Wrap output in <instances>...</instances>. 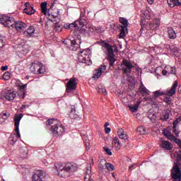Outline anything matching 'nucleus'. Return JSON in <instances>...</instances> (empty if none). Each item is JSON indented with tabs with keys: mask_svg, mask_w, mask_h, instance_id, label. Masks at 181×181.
<instances>
[{
	"mask_svg": "<svg viewBox=\"0 0 181 181\" xmlns=\"http://www.w3.org/2000/svg\"><path fill=\"white\" fill-rule=\"evenodd\" d=\"M160 146L163 148V149H165L166 151H172V149H173V146L172 144L166 140L162 141Z\"/></svg>",
	"mask_w": 181,
	"mask_h": 181,
	"instance_id": "19",
	"label": "nucleus"
},
{
	"mask_svg": "<svg viewBox=\"0 0 181 181\" xmlns=\"http://www.w3.org/2000/svg\"><path fill=\"white\" fill-rule=\"evenodd\" d=\"M155 0H147V1L148 2V4H150V5H152V4H153Z\"/></svg>",
	"mask_w": 181,
	"mask_h": 181,
	"instance_id": "59",
	"label": "nucleus"
},
{
	"mask_svg": "<svg viewBox=\"0 0 181 181\" xmlns=\"http://www.w3.org/2000/svg\"><path fill=\"white\" fill-rule=\"evenodd\" d=\"M119 21L122 23L120 33L119 35V39L125 37V30H128V20L125 18L120 17Z\"/></svg>",
	"mask_w": 181,
	"mask_h": 181,
	"instance_id": "9",
	"label": "nucleus"
},
{
	"mask_svg": "<svg viewBox=\"0 0 181 181\" xmlns=\"http://www.w3.org/2000/svg\"><path fill=\"white\" fill-rule=\"evenodd\" d=\"M163 134L164 136H166V138H168V139L170 141H173V139H175L176 138V136L172 134V132L168 129H164Z\"/></svg>",
	"mask_w": 181,
	"mask_h": 181,
	"instance_id": "21",
	"label": "nucleus"
},
{
	"mask_svg": "<svg viewBox=\"0 0 181 181\" xmlns=\"http://www.w3.org/2000/svg\"><path fill=\"white\" fill-rule=\"evenodd\" d=\"M20 152L21 153V158H22V159L28 158V148L26 147H22L20 148Z\"/></svg>",
	"mask_w": 181,
	"mask_h": 181,
	"instance_id": "28",
	"label": "nucleus"
},
{
	"mask_svg": "<svg viewBox=\"0 0 181 181\" xmlns=\"http://www.w3.org/2000/svg\"><path fill=\"white\" fill-rule=\"evenodd\" d=\"M30 70L33 74H43V73H45V69L42 67V65L39 64H33Z\"/></svg>",
	"mask_w": 181,
	"mask_h": 181,
	"instance_id": "12",
	"label": "nucleus"
},
{
	"mask_svg": "<svg viewBox=\"0 0 181 181\" xmlns=\"http://www.w3.org/2000/svg\"><path fill=\"white\" fill-rule=\"evenodd\" d=\"M173 133L175 134V136H178L180 132L177 129V127L173 126Z\"/></svg>",
	"mask_w": 181,
	"mask_h": 181,
	"instance_id": "41",
	"label": "nucleus"
},
{
	"mask_svg": "<svg viewBox=\"0 0 181 181\" xmlns=\"http://www.w3.org/2000/svg\"><path fill=\"white\" fill-rule=\"evenodd\" d=\"M179 122H180V118H178V119H175L173 122V127H177V124H179Z\"/></svg>",
	"mask_w": 181,
	"mask_h": 181,
	"instance_id": "47",
	"label": "nucleus"
},
{
	"mask_svg": "<svg viewBox=\"0 0 181 181\" xmlns=\"http://www.w3.org/2000/svg\"><path fill=\"white\" fill-rule=\"evenodd\" d=\"M170 47V50H173V52L174 53H177V52H179V48L177 47Z\"/></svg>",
	"mask_w": 181,
	"mask_h": 181,
	"instance_id": "48",
	"label": "nucleus"
},
{
	"mask_svg": "<svg viewBox=\"0 0 181 181\" xmlns=\"http://www.w3.org/2000/svg\"><path fill=\"white\" fill-rule=\"evenodd\" d=\"M69 27H70L71 30H74L77 29V28H78L77 25L76 21L69 23Z\"/></svg>",
	"mask_w": 181,
	"mask_h": 181,
	"instance_id": "38",
	"label": "nucleus"
},
{
	"mask_svg": "<svg viewBox=\"0 0 181 181\" xmlns=\"http://www.w3.org/2000/svg\"><path fill=\"white\" fill-rule=\"evenodd\" d=\"M167 2L171 8L180 6V3L177 0H167Z\"/></svg>",
	"mask_w": 181,
	"mask_h": 181,
	"instance_id": "29",
	"label": "nucleus"
},
{
	"mask_svg": "<svg viewBox=\"0 0 181 181\" xmlns=\"http://www.w3.org/2000/svg\"><path fill=\"white\" fill-rule=\"evenodd\" d=\"M10 76H11V74H9V72H6L3 75V78L4 80H9Z\"/></svg>",
	"mask_w": 181,
	"mask_h": 181,
	"instance_id": "44",
	"label": "nucleus"
},
{
	"mask_svg": "<svg viewBox=\"0 0 181 181\" xmlns=\"http://www.w3.org/2000/svg\"><path fill=\"white\" fill-rule=\"evenodd\" d=\"M178 93L179 94H181V85L178 86Z\"/></svg>",
	"mask_w": 181,
	"mask_h": 181,
	"instance_id": "60",
	"label": "nucleus"
},
{
	"mask_svg": "<svg viewBox=\"0 0 181 181\" xmlns=\"http://www.w3.org/2000/svg\"><path fill=\"white\" fill-rule=\"evenodd\" d=\"M135 166H136V163L132 164V165H130V166L129 167V170H132V168H135Z\"/></svg>",
	"mask_w": 181,
	"mask_h": 181,
	"instance_id": "56",
	"label": "nucleus"
},
{
	"mask_svg": "<svg viewBox=\"0 0 181 181\" xmlns=\"http://www.w3.org/2000/svg\"><path fill=\"white\" fill-rule=\"evenodd\" d=\"M162 74H163V76H166V74H168V71H166V70H163Z\"/></svg>",
	"mask_w": 181,
	"mask_h": 181,
	"instance_id": "57",
	"label": "nucleus"
},
{
	"mask_svg": "<svg viewBox=\"0 0 181 181\" xmlns=\"http://www.w3.org/2000/svg\"><path fill=\"white\" fill-rule=\"evenodd\" d=\"M148 118H149L151 122H155V121H156V119L158 118V114H156V112L151 113V112H148Z\"/></svg>",
	"mask_w": 181,
	"mask_h": 181,
	"instance_id": "27",
	"label": "nucleus"
},
{
	"mask_svg": "<svg viewBox=\"0 0 181 181\" xmlns=\"http://www.w3.org/2000/svg\"><path fill=\"white\" fill-rule=\"evenodd\" d=\"M112 142L115 144V147L117 151H119V149H121V142H119V139H118V137H114Z\"/></svg>",
	"mask_w": 181,
	"mask_h": 181,
	"instance_id": "30",
	"label": "nucleus"
},
{
	"mask_svg": "<svg viewBox=\"0 0 181 181\" xmlns=\"http://www.w3.org/2000/svg\"><path fill=\"white\" fill-rule=\"evenodd\" d=\"M103 149L107 155H109L110 156H112V152H111V150L110 148L107 147H103Z\"/></svg>",
	"mask_w": 181,
	"mask_h": 181,
	"instance_id": "43",
	"label": "nucleus"
},
{
	"mask_svg": "<svg viewBox=\"0 0 181 181\" xmlns=\"http://www.w3.org/2000/svg\"><path fill=\"white\" fill-rule=\"evenodd\" d=\"M15 97H16V93H14L13 92L8 91L6 93V100H8V101L15 100Z\"/></svg>",
	"mask_w": 181,
	"mask_h": 181,
	"instance_id": "26",
	"label": "nucleus"
},
{
	"mask_svg": "<svg viewBox=\"0 0 181 181\" xmlns=\"http://www.w3.org/2000/svg\"><path fill=\"white\" fill-rule=\"evenodd\" d=\"M1 118H3V119H8V117H9V114L6 113V112H2L1 114Z\"/></svg>",
	"mask_w": 181,
	"mask_h": 181,
	"instance_id": "45",
	"label": "nucleus"
},
{
	"mask_svg": "<svg viewBox=\"0 0 181 181\" xmlns=\"http://www.w3.org/2000/svg\"><path fill=\"white\" fill-rule=\"evenodd\" d=\"M41 12L44 15H47V3L46 1L41 3Z\"/></svg>",
	"mask_w": 181,
	"mask_h": 181,
	"instance_id": "31",
	"label": "nucleus"
},
{
	"mask_svg": "<svg viewBox=\"0 0 181 181\" xmlns=\"http://www.w3.org/2000/svg\"><path fill=\"white\" fill-rule=\"evenodd\" d=\"M1 71H6L8 70V66H1Z\"/></svg>",
	"mask_w": 181,
	"mask_h": 181,
	"instance_id": "53",
	"label": "nucleus"
},
{
	"mask_svg": "<svg viewBox=\"0 0 181 181\" xmlns=\"http://www.w3.org/2000/svg\"><path fill=\"white\" fill-rule=\"evenodd\" d=\"M137 132H139V134H141V135H145L146 132V129L144 127H139L137 128Z\"/></svg>",
	"mask_w": 181,
	"mask_h": 181,
	"instance_id": "35",
	"label": "nucleus"
},
{
	"mask_svg": "<svg viewBox=\"0 0 181 181\" xmlns=\"http://www.w3.org/2000/svg\"><path fill=\"white\" fill-rule=\"evenodd\" d=\"M29 105H22L21 109L25 110V108H29Z\"/></svg>",
	"mask_w": 181,
	"mask_h": 181,
	"instance_id": "54",
	"label": "nucleus"
},
{
	"mask_svg": "<svg viewBox=\"0 0 181 181\" xmlns=\"http://www.w3.org/2000/svg\"><path fill=\"white\" fill-rule=\"evenodd\" d=\"M177 88V81H174V83L171 88L167 91L164 92L162 90H156L154 92V97L158 98V97H160L162 95H167V97H173L175 94H176V88Z\"/></svg>",
	"mask_w": 181,
	"mask_h": 181,
	"instance_id": "7",
	"label": "nucleus"
},
{
	"mask_svg": "<svg viewBox=\"0 0 181 181\" xmlns=\"http://www.w3.org/2000/svg\"><path fill=\"white\" fill-rule=\"evenodd\" d=\"M181 153L177 154L176 163H174V165L170 171L171 177L173 181L181 180Z\"/></svg>",
	"mask_w": 181,
	"mask_h": 181,
	"instance_id": "4",
	"label": "nucleus"
},
{
	"mask_svg": "<svg viewBox=\"0 0 181 181\" xmlns=\"http://www.w3.org/2000/svg\"><path fill=\"white\" fill-rule=\"evenodd\" d=\"M134 67V64L131 63V61L125 59H122L120 64V69L123 71L124 74H131Z\"/></svg>",
	"mask_w": 181,
	"mask_h": 181,
	"instance_id": "8",
	"label": "nucleus"
},
{
	"mask_svg": "<svg viewBox=\"0 0 181 181\" xmlns=\"http://www.w3.org/2000/svg\"><path fill=\"white\" fill-rule=\"evenodd\" d=\"M25 8H24V13L26 15H33L36 11L33 8V5H30V3L27 2L25 4Z\"/></svg>",
	"mask_w": 181,
	"mask_h": 181,
	"instance_id": "17",
	"label": "nucleus"
},
{
	"mask_svg": "<svg viewBox=\"0 0 181 181\" xmlns=\"http://www.w3.org/2000/svg\"><path fill=\"white\" fill-rule=\"evenodd\" d=\"M64 28H65V29H70V24H66Z\"/></svg>",
	"mask_w": 181,
	"mask_h": 181,
	"instance_id": "58",
	"label": "nucleus"
},
{
	"mask_svg": "<svg viewBox=\"0 0 181 181\" xmlns=\"http://www.w3.org/2000/svg\"><path fill=\"white\" fill-rule=\"evenodd\" d=\"M139 91L142 94H148L149 90L144 86V83H141V86L139 88Z\"/></svg>",
	"mask_w": 181,
	"mask_h": 181,
	"instance_id": "33",
	"label": "nucleus"
},
{
	"mask_svg": "<svg viewBox=\"0 0 181 181\" xmlns=\"http://www.w3.org/2000/svg\"><path fill=\"white\" fill-rule=\"evenodd\" d=\"M76 25H77L78 28H84V25L87 23L86 21V19H84V18H80L79 20L76 21Z\"/></svg>",
	"mask_w": 181,
	"mask_h": 181,
	"instance_id": "32",
	"label": "nucleus"
},
{
	"mask_svg": "<svg viewBox=\"0 0 181 181\" xmlns=\"http://www.w3.org/2000/svg\"><path fill=\"white\" fill-rule=\"evenodd\" d=\"M168 35L169 39L175 40L177 37L176 32H175V30H173L172 28H168Z\"/></svg>",
	"mask_w": 181,
	"mask_h": 181,
	"instance_id": "23",
	"label": "nucleus"
},
{
	"mask_svg": "<svg viewBox=\"0 0 181 181\" xmlns=\"http://www.w3.org/2000/svg\"><path fill=\"white\" fill-rule=\"evenodd\" d=\"M170 74L176 75V68H175V66L171 67V71Z\"/></svg>",
	"mask_w": 181,
	"mask_h": 181,
	"instance_id": "50",
	"label": "nucleus"
},
{
	"mask_svg": "<svg viewBox=\"0 0 181 181\" xmlns=\"http://www.w3.org/2000/svg\"><path fill=\"white\" fill-rule=\"evenodd\" d=\"M69 117H70V118H71V119H76V118H77L78 117L77 113H76V107H74V106L71 107Z\"/></svg>",
	"mask_w": 181,
	"mask_h": 181,
	"instance_id": "25",
	"label": "nucleus"
},
{
	"mask_svg": "<svg viewBox=\"0 0 181 181\" xmlns=\"http://www.w3.org/2000/svg\"><path fill=\"white\" fill-rule=\"evenodd\" d=\"M140 104L141 102H138V103L135 104L134 105L129 107L130 111H132V112H135V111H138V108H139Z\"/></svg>",
	"mask_w": 181,
	"mask_h": 181,
	"instance_id": "34",
	"label": "nucleus"
},
{
	"mask_svg": "<svg viewBox=\"0 0 181 181\" xmlns=\"http://www.w3.org/2000/svg\"><path fill=\"white\" fill-rule=\"evenodd\" d=\"M99 93H107V89L106 88H99Z\"/></svg>",
	"mask_w": 181,
	"mask_h": 181,
	"instance_id": "52",
	"label": "nucleus"
},
{
	"mask_svg": "<svg viewBox=\"0 0 181 181\" xmlns=\"http://www.w3.org/2000/svg\"><path fill=\"white\" fill-rule=\"evenodd\" d=\"M105 134H110V133L111 132V128H110V127H106V128L105 129Z\"/></svg>",
	"mask_w": 181,
	"mask_h": 181,
	"instance_id": "51",
	"label": "nucleus"
},
{
	"mask_svg": "<svg viewBox=\"0 0 181 181\" xmlns=\"http://www.w3.org/2000/svg\"><path fill=\"white\" fill-rule=\"evenodd\" d=\"M28 86V84H24V85H22V86H20V90H22L23 92V95L20 96L21 98H25V95L26 94L24 91V90L26 88V87Z\"/></svg>",
	"mask_w": 181,
	"mask_h": 181,
	"instance_id": "36",
	"label": "nucleus"
},
{
	"mask_svg": "<svg viewBox=\"0 0 181 181\" xmlns=\"http://www.w3.org/2000/svg\"><path fill=\"white\" fill-rule=\"evenodd\" d=\"M23 47L25 48V49H23V52H24V53H28L30 50L29 49V45H24Z\"/></svg>",
	"mask_w": 181,
	"mask_h": 181,
	"instance_id": "46",
	"label": "nucleus"
},
{
	"mask_svg": "<svg viewBox=\"0 0 181 181\" xmlns=\"http://www.w3.org/2000/svg\"><path fill=\"white\" fill-rule=\"evenodd\" d=\"M54 170H57V175L59 177L66 179L69 177L71 175H73L74 172L77 170V164L74 163H67L65 165L62 163H56L53 168Z\"/></svg>",
	"mask_w": 181,
	"mask_h": 181,
	"instance_id": "1",
	"label": "nucleus"
},
{
	"mask_svg": "<svg viewBox=\"0 0 181 181\" xmlns=\"http://www.w3.org/2000/svg\"><path fill=\"white\" fill-rule=\"evenodd\" d=\"M0 23L4 25L6 28H11V29H16L17 32H22L24 29H26V23L18 21H16L12 17H8L3 16L0 18Z\"/></svg>",
	"mask_w": 181,
	"mask_h": 181,
	"instance_id": "2",
	"label": "nucleus"
},
{
	"mask_svg": "<svg viewBox=\"0 0 181 181\" xmlns=\"http://www.w3.org/2000/svg\"><path fill=\"white\" fill-rule=\"evenodd\" d=\"M54 19H56V18H57V16H52Z\"/></svg>",
	"mask_w": 181,
	"mask_h": 181,
	"instance_id": "63",
	"label": "nucleus"
},
{
	"mask_svg": "<svg viewBox=\"0 0 181 181\" xmlns=\"http://www.w3.org/2000/svg\"><path fill=\"white\" fill-rule=\"evenodd\" d=\"M5 42H4V37L0 35V48L4 47Z\"/></svg>",
	"mask_w": 181,
	"mask_h": 181,
	"instance_id": "49",
	"label": "nucleus"
},
{
	"mask_svg": "<svg viewBox=\"0 0 181 181\" xmlns=\"http://www.w3.org/2000/svg\"><path fill=\"white\" fill-rule=\"evenodd\" d=\"M24 35H25V36H33V35H35V28L30 26L27 30L24 31Z\"/></svg>",
	"mask_w": 181,
	"mask_h": 181,
	"instance_id": "24",
	"label": "nucleus"
},
{
	"mask_svg": "<svg viewBox=\"0 0 181 181\" xmlns=\"http://www.w3.org/2000/svg\"><path fill=\"white\" fill-rule=\"evenodd\" d=\"M85 145H86V149H90V142H88V141L86 142Z\"/></svg>",
	"mask_w": 181,
	"mask_h": 181,
	"instance_id": "55",
	"label": "nucleus"
},
{
	"mask_svg": "<svg viewBox=\"0 0 181 181\" xmlns=\"http://www.w3.org/2000/svg\"><path fill=\"white\" fill-rule=\"evenodd\" d=\"M46 174L43 170H39L33 175V181H43V179L45 177Z\"/></svg>",
	"mask_w": 181,
	"mask_h": 181,
	"instance_id": "15",
	"label": "nucleus"
},
{
	"mask_svg": "<svg viewBox=\"0 0 181 181\" xmlns=\"http://www.w3.org/2000/svg\"><path fill=\"white\" fill-rule=\"evenodd\" d=\"M117 135L119 139H124L125 144L128 142V135L125 134L122 129H119V130L117 131Z\"/></svg>",
	"mask_w": 181,
	"mask_h": 181,
	"instance_id": "20",
	"label": "nucleus"
},
{
	"mask_svg": "<svg viewBox=\"0 0 181 181\" xmlns=\"http://www.w3.org/2000/svg\"><path fill=\"white\" fill-rule=\"evenodd\" d=\"M84 181H94V180L91 178V167H88L86 169Z\"/></svg>",
	"mask_w": 181,
	"mask_h": 181,
	"instance_id": "22",
	"label": "nucleus"
},
{
	"mask_svg": "<svg viewBox=\"0 0 181 181\" xmlns=\"http://www.w3.org/2000/svg\"><path fill=\"white\" fill-rule=\"evenodd\" d=\"M172 96L165 97L164 98V103H166L168 105H172V99L170 98Z\"/></svg>",
	"mask_w": 181,
	"mask_h": 181,
	"instance_id": "40",
	"label": "nucleus"
},
{
	"mask_svg": "<svg viewBox=\"0 0 181 181\" xmlns=\"http://www.w3.org/2000/svg\"><path fill=\"white\" fill-rule=\"evenodd\" d=\"M22 119V115H16L14 117V125L16 134H11L8 138V141L11 145H13L18 141V138H21V133L19 132V124Z\"/></svg>",
	"mask_w": 181,
	"mask_h": 181,
	"instance_id": "5",
	"label": "nucleus"
},
{
	"mask_svg": "<svg viewBox=\"0 0 181 181\" xmlns=\"http://www.w3.org/2000/svg\"><path fill=\"white\" fill-rule=\"evenodd\" d=\"M68 42H71V45L69 47L70 50H73L76 52L78 47H80V45L81 44V41L80 40H64L63 43L64 45H67Z\"/></svg>",
	"mask_w": 181,
	"mask_h": 181,
	"instance_id": "11",
	"label": "nucleus"
},
{
	"mask_svg": "<svg viewBox=\"0 0 181 181\" xmlns=\"http://www.w3.org/2000/svg\"><path fill=\"white\" fill-rule=\"evenodd\" d=\"M105 70H107V66L101 65L100 68L94 71L93 72L94 78H100V77H101V74H103V73H104Z\"/></svg>",
	"mask_w": 181,
	"mask_h": 181,
	"instance_id": "16",
	"label": "nucleus"
},
{
	"mask_svg": "<svg viewBox=\"0 0 181 181\" xmlns=\"http://www.w3.org/2000/svg\"><path fill=\"white\" fill-rule=\"evenodd\" d=\"M108 125H110V123H108V122H105V128H107V127H108Z\"/></svg>",
	"mask_w": 181,
	"mask_h": 181,
	"instance_id": "62",
	"label": "nucleus"
},
{
	"mask_svg": "<svg viewBox=\"0 0 181 181\" xmlns=\"http://www.w3.org/2000/svg\"><path fill=\"white\" fill-rule=\"evenodd\" d=\"M62 25H60L59 23H55L54 30H56L57 32H62Z\"/></svg>",
	"mask_w": 181,
	"mask_h": 181,
	"instance_id": "39",
	"label": "nucleus"
},
{
	"mask_svg": "<svg viewBox=\"0 0 181 181\" xmlns=\"http://www.w3.org/2000/svg\"><path fill=\"white\" fill-rule=\"evenodd\" d=\"M170 115H172V111L167 109L163 112V115L160 117L162 121H169L170 119Z\"/></svg>",
	"mask_w": 181,
	"mask_h": 181,
	"instance_id": "18",
	"label": "nucleus"
},
{
	"mask_svg": "<svg viewBox=\"0 0 181 181\" xmlns=\"http://www.w3.org/2000/svg\"><path fill=\"white\" fill-rule=\"evenodd\" d=\"M180 5H181V1L180 2Z\"/></svg>",
	"mask_w": 181,
	"mask_h": 181,
	"instance_id": "64",
	"label": "nucleus"
},
{
	"mask_svg": "<svg viewBox=\"0 0 181 181\" xmlns=\"http://www.w3.org/2000/svg\"><path fill=\"white\" fill-rule=\"evenodd\" d=\"M105 166H106L107 170H115V167L114 166V165H112L110 163H106Z\"/></svg>",
	"mask_w": 181,
	"mask_h": 181,
	"instance_id": "37",
	"label": "nucleus"
},
{
	"mask_svg": "<svg viewBox=\"0 0 181 181\" xmlns=\"http://www.w3.org/2000/svg\"><path fill=\"white\" fill-rule=\"evenodd\" d=\"M87 59H88V49L80 51L78 54V59L80 63H87Z\"/></svg>",
	"mask_w": 181,
	"mask_h": 181,
	"instance_id": "14",
	"label": "nucleus"
},
{
	"mask_svg": "<svg viewBox=\"0 0 181 181\" xmlns=\"http://www.w3.org/2000/svg\"><path fill=\"white\" fill-rule=\"evenodd\" d=\"M47 125H50L51 127L49 129L54 136H59V135L64 134V127L62 125V123L57 119H48L47 121Z\"/></svg>",
	"mask_w": 181,
	"mask_h": 181,
	"instance_id": "3",
	"label": "nucleus"
},
{
	"mask_svg": "<svg viewBox=\"0 0 181 181\" xmlns=\"http://www.w3.org/2000/svg\"><path fill=\"white\" fill-rule=\"evenodd\" d=\"M151 105H153L154 107H158V104L155 103V102H153V103H151Z\"/></svg>",
	"mask_w": 181,
	"mask_h": 181,
	"instance_id": "61",
	"label": "nucleus"
},
{
	"mask_svg": "<svg viewBox=\"0 0 181 181\" xmlns=\"http://www.w3.org/2000/svg\"><path fill=\"white\" fill-rule=\"evenodd\" d=\"M148 29H151V30H156L158 28L155 25V23H150L148 25H141V28L140 30L141 35H145L146 32H148Z\"/></svg>",
	"mask_w": 181,
	"mask_h": 181,
	"instance_id": "13",
	"label": "nucleus"
},
{
	"mask_svg": "<svg viewBox=\"0 0 181 181\" xmlns=\"http://www.w3.org/2000/svg\"><path fill=\"white\" fill-rule=\"evenodd\" d=\"M102 47L105 49L104 52L107 56V59L110 63V67H112V66H114V63L116 62L115 54H114V48L112 47V45H110L108 42H103Z\"/></svg>",
	"mask_w": 181,
	"mask_h": 181,
	"instance_id": "6",
	"label": "nucleus"
},
{
	"mask_svg": "<svg viewBox=\"0 0 181 181\" xmlns=\"http://www.w3.org/2000/svg\"><path fill=\"white\" fill-rule=\"evenodd\" d=\"M153 23H154L156 27L159 28V26L160 25V20L156 18L154 19Z\"/></svg>",
	"mask_w": 181,
	"mask_h": 181,
	"instance_id": "42",
	"label": "nucleus"
},
{
	"mask_svg": "<svg viewBox=\"0 0 181 181\" xmlns=\"http://www.w3.org/2000/svg\"><path fill=\"white\" fill-rule=\"evenodd\" d=\"M77 88V78H71L66 84V92L71 93Z\"/></svg>",
	"mask_w": 181,
	"mask_h": 181,
	"instance_id": "10",
	"label": "nucleus"
}]
</instances>
